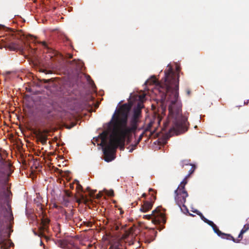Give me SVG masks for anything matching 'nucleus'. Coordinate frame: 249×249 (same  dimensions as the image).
I'll list each match as a JSON object with an SVG mask.
<instances>
[{"label":"nucleus","mask_w":249,"mask_h":249,"mask_svg":"<svg viewBox=\"0 0 249 249\" xmlns=\"http://www.w3.org/2000/svg\"><path fill=\"white\" fill-rule=\"evenodd\" d=\"M177 73L171 67L168 71H164V82L160 83L155 76H152L146 80L144 85L148 83L156 84L157 91L160 97V106L163 111L168 107L169 117L164 123L163 130L166 131L171 124L168 131L165 133V138L168 139L173 135H178L188 130L187 118L181 114L182 104L178 99L179 68L176 67Z\"/></svg>","instance_id":"obj_1"},{"label":"nucleus","mask_w":249,"mask_h":249,"mask_svg":"<svg viewBox=\"0 0 249 249\" xmlns=\"http://www.w3.org/2000/svg\"><path fill=\"white\" fill-rule=\"evenodd\" d=\"M130 107L124 104L119 109L116 108L111 120L107 123L109 129L115 130L118 128L120 135H109L108 130L103 131L97 137L94 138L96 142L99 139L101 142L98 145L101 146L104 160L110 162L115 159L116 149L119 147L121 150L124 149V142L127 135L135 131L137 128L138 119L131 118L130 126L127 125L128 117L130 111Z\"/></svg>","instance_id":"obj_2"},{"label":"nucleus","mask_w":249,"mask_h":249,"mask_svg":"<svg viewBox=\"0 0 249 249\" xmlns=\"http://www.w3.org/2000/svg\"><path fill=\"white\" fill-rule=\"evenodd\" d=\"M3 217L4 218V220L2 218V216L0 215V244L2 245L4 249H9L10 247H13L14 245L11 240L6 239L3 237V231L4 230V223L7 225V230H10V225L13 221L14 217L12 212L7 209L4 212Z\"/></svg>","instance_id":"obj_3"},{"label":"nucleus","mask_w":249,"mask_h":249,"mask_svg":"<svg viewBox=\"0 0 249 249\" xmlns=\"http://www.w3.org/2000/svg\"><path fill=\"white\" fill-rule=\"evenodd\" d=\"M179 187H178L175 191V200L177 205L181 208L182 204H185L188 194L186 190L179 191Z\"/></svg>","instance_id":"obj_4"},{"label":"nucleus","mask_w":249,"mask_h":249,"mask_svg":"<svg viewBox=\"0 0 249 249\" xmlns=\"http://www.w3.org/2000/svg\"><path fill=\"white\" fill-rule=\"evenodd\" d=\"M212 228L214 232L216 233L218 236L223 239H226L229 240H231L234 243H239L240 242L239 240L235 239V238H234V237L231 234H226L221 231L215 224L212 227Z\"/></svg>","instance_id":"obj_5"},{"label":"nucleus","mask_w":249,"mask_h":249,"mask_svg":"<svg viewBox=\"0 0 249 249\" xmlns=\"http://www.w3.org/2000/svg\"><path fill=\"white\" fill-rule=\"evenodd\" d=\"M157 213H157L158 217L155 218L153 220V222L155 224L157 225H158V227H157L159 231H161V230H162L164 228V226L161 225V223H163V224H164L165 223L166 221H165L164 217L163 214L162 213H161L160 211H158L157 212Z\"/></svg>","instance_id":"obj_6"},{"label":"nucleus","mask_w":249,"mask_h":249,"mask_svg":"<svg viewBox=\"0 0 249 249\" xmlns=\"http://www.w3.org/2000/svg\"><path fill=\"white\" fill-rule=\"evenodd\" d=\"M67 62L71 69L77 71L82 70L83 67V63L80 60L73 59L72 61H67Z\"/></svg>","instance_id":"obj_7"},{"label":"nucleus","mask_w":249,"mask_h":249,"mask_svg":"<svg viewBox=\"0 0 249 249\" xmlns=\"http://www.w3.org/2000/svg\"><path fill=\"white\" fill-rule=\"evenodd\" d=\"M41 114L43 117L48 120L52 119L54 116L53 113V108L52 107H45L41 110Z\"/></svg>","instance_id":"obj_8"},{"label":"nucleus","mask_w":249,"mask_h":249,"mask_svg":"<svg viewBox=\"0 0 249 249\" xmlns=\"http://www.w3.org/2000/svg\"><path fill=\"white\" fill-rule=\"evenodd\" d=\"M111 249H125V243L122 240L115 241L110 246Z\"/></svg>","instance_id":"obj_9"},{"label":"nucleus","mask_w":249,"mask_h":249,"mask_svg":"<svg viewBox=\"0 0 249 249\" xmlns=\"http://www.w3.org/2000/svg\"><path fill=\"white\" fill-rule=\"evenodd\" d=\"M49 223V220L48 219H45L42 221L41 225L39 228L40 233L39 234V236H42L45 231H47L48 230V224Z\"/></svg>","instance_id":"obj_10"},{"label":"nucleus","mask_w":249,"mask_h":249,"mask_svg":"<svg viewBox=\"0 0 249 249\" xmlns=\"http://www.w3.org/2000/svg\"><path fill=\"white\" fill-rule=\"evenodd\" d=\"M1 41H2L4 44L3 47L9 48L11 50H15L17 48V46L15 44L10 45L8 43H7L5 40H4L3 39H2ZM2 48V46L0 47V48L1 49Z\"/></svg>","instance_id":"obj_11"},{"label":"nucleus","mask_w":249,"mask_h":249,"mask_svg":"<svg viewBox=\"0 0 249 249\" xmlns=\"http://www.w3.org/2000/svg\"><path fill=\"white\" fill-rule=\"evenodd\" d=\"M152 204L151 202L146 201L144 203L142 207L141 210L143 212H146L152 208Z\"/></svg>","instance_id":"obj_12"},{"label":"nucleus","mask_w":249,"mask_h":249,"mask_svg":"<svg viewBox=\"0 0 249 249\" xmlns=\"http://www.w3.org/2000/svg\"><path fill=\"white\" fill-rule=\"evenodd\" d=\"M141 114L140 108H134L132 118L138 119Z\"/></svg>","instance_id":"obj_13"},{"label":"nucleus","mask_w":249,"mask_h":249,"mask_svg":"<svg viewBox=\"0 0 249 249\" xmlns=\"http://www.w3.org/2000/svg\"><path fill=\"white\" fill-rule=\"evenodd\" d=\"M38 137L42 143L45 144L47 142V137L45 134H43L41 132H39L38 133Z\"/></svg>","instance_id":"obj_14"},{"label":"nucleus","mask_w":249,"mask_h":249,"mask_svg":"<svg viewBox=\"0 0 249 249\" xmlns=\"http://www.w3.org/2000/svg\"><path fill=\"white\" fill-rule=\"evenodd\" d=\"M187 178V177H186V178H184V179L181 182L180 185L178 186V187H179L178 189L179 191L185 190V186L187 183V181L186 180Z\"/></svg>","instance_id":"obj_15"},{"label":"nucleus","mask_w":249,"mask_h":249,"mask_svg":"<svg viewBox=\"0 0 249 249\" xmlns=\"http://www.w3.org/2000/svg\"><path fill=\"white\" fill-rule=\"evenodd\" d=\"M193 212L196 213L197 215H198L201 219L205 223L207 222V220H208L206 218L204 217V216L203 215V214L198 211L197 210H195V211H193Z\"/></svg>","instance_id":"obj_16"},{"label":"nucleus","mask_w":249,"mask_h":249,"mask_svg":"<svg viewBox=\"0 0 249 249\" xmlns=\"http://www.w3.org/2000/svg\"><path fill=\"white\" fill-rule=\"evenodd\" d=\"M86 77L87 81L89 82L91 87L92 89H94L95 88V85L94 84V82L91 80L90 77L89 75H86Z\"/></svg>","instance_id":"obj_17"},{"label":"nucleus","mask_w":249,"mask_h":249,"mask_svg":"<svg viewBox=\"0 0 249 249\" xmlns=\"http://www.w3.org/2000/svg\"><path fill=\"white\" fill-rule=\"evenodd\" d=\"M180 210L184 213H189V211L187 207L185 205V204H182Z\"/></svg>","instance_id":"obj_18"},{"label":"nucleus","mask_w":249,"mask_h":249,"mask_svg":"<svg viewBox=\"0 0 249 249\" xmlns=\"http://www.w3.org/2000/svg\"><path fill=\"white\" fill-rule=\"evenodd\" d=\"M249 229V225H245L243 228L241 230V234H244Z\"/></svg>","instance_id":"obj_19"},{"label":"nucleus","mask_w":249,"mask_h":249,"mask_svg":"<svg viewBox=\"0 0 249 249\" xmlns=\"http://www.w3.org/2000/svg\"><path fill=\"white\" fill-rule=\"evenodd\" d=\"M3 194L5 197L8 198L10 197V196L11 194V192L7 189V190L3 191Z\"/></svg>","instance_id":"obj_20"},{"label":"nucleus","mask_w":249,"mask_h":249,"mask_svg":"<svg viewBox=\"0 0 249 249\" xmlns=\"http://www.w3.org/2000/svg\"><path fill=\"white\" fill-rule=\"evenodd\" d=\"M74 182L76 184V189L82 191V186L80 184L79 181L77 180H75Z\"/></svg>","instance_id":"obj_21"},{"label":"nucleus","mask_w":249,"mask_h":249,"mask_svg":"<svg viewBox=\"0 0 249 249\" xmlns=\"http://www.w3.org/2000/svg\"><path fill=\"white\" fill-rule=\"evenodd\" d=\"M106 194L109 196H114V192L112 190H106Z\"/></svg>","instance_id":"obj_22"},{"label":"nucleus","mask_w":249,"mask_h":249,"mask_svg":"<svg viewBox=\"0 0 249 249\" xmlns=\"http://www.w3.org/2000/svg\"><path fill=\"white\" fill-rule=\"evenodd\" d=\"M205 223L210 225L212 228L215 225L212 221H211L209 219L207 220V222Z\"/></svg>","instance_id":"obj_23"},{"label":"nucleus","mask_w":249,"mask_h":249,"mask_svg":"<svg viewBox=\"0 0 249 249\" xmlns=\"http://www.w3.org/2000/svg\"><path fill=\"white\" fill-rule=\"evenodd\" d=\"M137 144H135L134 145H132V148H130L129 150V153H131L133 151V150L136 148V147L137 146Z\"/></svg>","instance_id":"obj_24"},{"label":"nucleus","mask_w":249,"mask_h":249,"mask_svg":"<svg viewBox=\"0 0 249 249\" xmlns=\"http://www.w3.org/2000/svg\"><path fill=\"white\" fill-rule=\"evenodd\" d=\"M243 234H241V232H240V233L239 234L238 236V239H236L239 240L240 241L241 239L243 238Z\"/></svg>","instance_id":"obj_25"},{"label":"nucleus","mask_w":249,"mask_h":249,"mask_svg":"<svg viewBox=\"0 0 249 249\" xmlns=\"http://www.w3.org/2000/svg\"><path fill=\"white\" fill-rule=\"evenodd\" d=\"M151 125H152L151 124L149 123L148 124V125H147L146 128V131H150V128L151 127Z\"/></svg>","instance_id":"obj_26"},{"label":"nucleus","mask_w":249,"mask_h":249,"mask_svg":"<svg viewBox=\"0 0 249 249\" xmlns=\"http://www.w3.org/2000/svg\"><path fill=\"white\" fill-rule=\"evenodd\" d=\"M193 169V167L191 168V169L189 171V173L188 175H187L186 176V177H188L190 174H192L194 171V169Z\"/></svg>","instance_id":"obj_27"},{"label":"nucleus","mask_w":249,"mask_h":249,"mask_svg":"<svg viewBox=\"0 0 249 249\" xmlns=\"http://www.w3.org/2000/svg\"><path fill=\"white\" fill-rule=\"evenodd\" d=\"M142 105L141 104L139 103V104H138L137 107H135L134 108H140V110L141 111V109L142 108Z\"/></svg>","instance_id":"obj_28"},{"label":"nucleus","mask_w":249,"mask_h":249,"mask_svg":"<svg viewBox=\"0 0 249 249\" xmlns=\"http://www.w3.org/2000/svg\"><path fill=\"white\" fill-rule=\"evenodd\" d=\"M142 136H143V134H142L140 136V137H139V139H138V141H137V142H136V144H138L139 143V142H140V141L141 140V139H142Z\"/></svg>","instance_id":"obj_29"},{"label":"nucleus","mask_w":249,"mask_h":249,"mask_svg":"<svg viewBox=\"0 0 249 249\" xmlns=\"http://www.w3.org/2000/svg\"><path fill=\"white\" fill-rule=\"evenodd\" d=\"M151 233L154 234H155V236H156V235H157V232L154 229H153L152 230V231H151Z\"/></svg>","instance_id":"obj_30"},{"label":"nucleus","mask_w":249,"mask_h":249,"mask_svg":"<svg viewBox=\"0 0 249 249\" xmlns=\"http://www.w3.org/2000/svg\"><path fill=\"white\" fill-rule=\"evenodd\" d=\"M154 240V238H153V239H152L151 240L147 239L146 242H147L148 243H150L151 241H153Z\"/></svg>","instance_id":"obj_31"},{"label":"nucleus","mask_w":249,"mask_h":249,"mask_svg":"<svg viewBox=\"0 0 249 249\" xmlns=\"http://www.w3.org/2000/svg\"><path fill=\"white\" fill-rule=\"evenodd\" d=\"M42 45H43L44 47H45V48H47V44H46V43L45 42H43L42 43Z\"/></svg>","instance_id":"obj_32"},{"label":"nucleus","mask_w":249,"mask_h":249,"mask_svg":"<svg viewBox=\"0 0 249 249\" xmlns=\"http://www.w3.org/2000/svg\"><path fill=\"white\" fill-rule=\"evenodd\" d=\"M144 217H145L147 219H150L151 217V215H144Z\"/></svg>","instance_id":"obj_33"},{"label":"nucleus","mask_w":249,"mask_h":249,"mask_svg":"<svg viewBox=\"0 0 249 249\" xmlns=\"http://www.w3.org/2000/svg\"><path fill=\"white\" fill-rule=\"evenodd\" d=\"M60 247H61V248H64V247H65V245H63L62 244V242H61V243H60Z\"/></svg>","instance_id":"obj_34"},{"label":"nucleus","mask_w":249,"mask_h":249,"mask_svg":"<svg viewBox=\"0 0 249 249\" xmlns=\"http://www.w3.org/2000/svg\"><path fill=\"white\" fill-rule=\"evenodd\" d=\"M158 210L159 211V208H157L156 209H155V210H154L153 212H152V213H154L156 212H157Z\"/></svg>","instance_id":"obj_35"},{"label":"nucleus","mask_w":249,"mask_h":249,"mask_svg":"<svg viewBox=\"0 0 249 249\" xmlns=\"http://www.w3.org/2000/svg\"><path fill=\"white\" fill-rule=\"evenodd\" d=\"M5 28V26H4V25H3L2 24H0V29L1 28Z\"/></svg>","instance_id":"obj_36"},{"label":"nucleus","mask_w":249,"mask_h":249,"mask_svg":"<svg viewBox=\"0 0 249 249\" xmlns=\"http://www.w3.org/2000/svg\"><path fill=\"white\" fill-rule=\"evenodd\" d=\"M68 57H69L70 58H72V55L71 54H68Z\"/></svg>","instance_id":"obj_37"},{"label":"nucleus","mask_w":249,"mask_h":249,"mask_svg":"<svg viewBox=\"0 0 249 249\" xmlns=\"http://www.w3.org/2000/svg\"><path fill=\"white\" fill-rule=\"evenodd\" d=\"M1 177H2V173L0 171V179H1Z\"/></svg>","instance_id":"obj_38"},{"label":"nucleus","mask_w":249,"mask_h":249,"mask_svg":"<svg viewBox=\"0 0 249 249\" xmlns=\"http://www.w3.org/2000/svg\"><path fill=\"white\" fill-rule=\"evenodd\" d=\"M127 142H130V138H127Z\"/></svg>","instance_id":"obj_39"},{"label":"nucleus","mask_w":249,"mask_h":249,"mask_svg":"<svg viewBox=\"0 0 249 249\" xmlns=\"http://www.w3.org/2000/svg\"><path fill=\"white\" fill-rule=\"evenodd\" d=\"M142 196L143 197H145V196H146V194H145V193H144V194H143L142 195Z\"/></svg>","instance_id":"obj_40"},{"label":"nucleus","mask_w":249,"mask_h":249,"mask_svg":"<svg viewBox=\"0 0 249 249\" xmlns=\"http://www.w3.org/2000/svg\"><path fill=\"white\" fill-rule=\"evenodd\" d=\"M40 245L42 246L43 245V242L41 240H40Z\"/></svg>","instance_id":"obj_41"},{"label":"nucleus","mask_w":249,"mask_h":249,"mask_svg":"<svg viewBox=\"0 0 249 249\" xmlns=\"http://www.w3.org/2000/svg\"><path fill=\"white\" fill-rule=\"evenodd\" d=\"M190 93V91L189 90L187 91V94H189Z\"/></svg>","instance_id":"obj_42"},{"label":"nucleus","mask_w":249,"mask_h":249,"mask_svg":"<svg viewBox=\"0 0 249 249\" xmlns=\"http://www.w3.org/2000/svg\"><path fill=\"white\" fill-rule=\"evenodd\" d=\"M49 80H44L45 82H48Z\"/></svg>","instance_id":"obj_43"},{"label":"nucleus","mask_w":249,"mask_h":249,"mask_svg":"<svg viewBox=\"0 0 249 249\" xmlns=\"http://www.w3.org/2000/svg\"><path fill=\"white\" fill-rule=\"evenodd\" d=\"M10 233H9L8 234V238H9L10 237Z\"/></svg>","instance_id":"obj_44"},{"label":"nucleus","mask_w":249,"mask_h":249,"mask_svg":"<svg viewBox=\"0 0 249 249\" xmlns=\"http://www.w3.org/2000/svg\"><path fill=\"white\" fill-rule=\"evenodd\" d=\"M248 103V100L247 101V102H244V104H247Z\"/></svg>","instance_id":"obj_45"},{"label":"nucleus","mask_w":249,"mask_h":249,"mask_svg":"<svg viewBox=\"0 0 249 249\" xmlns=\"http://www.w3.org/2000/svg\"><path fill=\"white\" fill-rule=\"evenodd\" d=\"M189 215H191V216H194V214H191V213H189Z\"/></svg>","instance_id":"obj_46"},{"label":"nucleus","mask_w":249,"mask_h":249,"mask_svg":"<svg viewBox=\"0 0 249 249\" xmlns=\"http://www.w3.org/2000/svg\"><path fill=\"white\" fill-rule=\"evenodd\" d=\"M152 190H153V189H152L150 188L149 191H152Z\"/></svg>","instance_id":"obj_47"},{"label":"nucleus","mask_w":249,"mask_h":249,"mask_svg":"<svg viewBox=\"0 0 249 249\" xmlns=\"http://www.w3.org/2000/svg\"><path fill=\"white\" fill-rule=\"evenodd\" d=\"M196 209H194L193 208H192V211L193 212V211H195Z\"/></svg>","instance_id":"obj_48"},{"label":"nucleus","mask_w":249,"mask_h":249,"mask_svg":"<svg viewBox=\"0 0 249 249\" xmlns=\"http://www.w3.org/2000/svg\"><path fill=\"white\" fill-rule=\"evenodd\" d=\"M34 233L36 235V233L35 231H34Z\"/></svg>","instance_id":"obj_49"},{"label":"nucleus","mask_w":249,"mask_h":249,"mask_svg":"<svg viewBox=\"0 0 249 249\" xmlns=\"http://www.w3.org/2000/svg\"><path fill=\"white\" fill-rule=\"evenodd\" d=\"M170 64H168L167 67H169Z\"/></svg>","instance_id":"obj_50"}]
</instances>
